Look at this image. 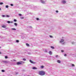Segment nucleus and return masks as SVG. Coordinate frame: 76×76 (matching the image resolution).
I'll return each instance as SVG.
<instances>
[{"label": "nucleus", "instance_id": "obj_1", "mask_svg": "<svg viewBox=\"0 0 76 76\" xmlns=\"http://www.w3.org/2000/svg\"><path fill=\"white\" fill-rule=\"evenodd\" d=\"M39 75L40 76H44L45 74V72L43 71H41L39 72Z\"/></svg>", "mask_w": 76, "mask_h": 76}, {"label": "nucleus", "instance_id": "obj_2", "mask_svg": "<svg viewBox=\"0 0 76 76\" xmlns=\"http://www.w3.org/2000/svg\"><path fill=\"white\" fill-rule=\"evenodd\" d=\"M23 63H24V62L20 61V62H18L17 63V65H19L20 64H23Z\"/></svg>", "mask_w": 76, "mask_h": 76}, {"label": "nucleus", "instance_id": "obj_3", "mask_svg": "<svg viewBox=\"0 0 76 76\" xmlns=\"http://www.w3.org/2000/svg\"><path fill=\"white\" fill-rule=\"evenodd\" d=\"M30 63H33V64H34V63H35V62H33V61H31V60H30Z\"/></svg>", "mask_w": 76, "mask_h": 76}, {"label": "nucleus", "instance_id": "obj_4", "mask_svg": "<svg viewBox=\"0 0 76 76\" xmlns=\"http://www.w3.org/2000/svg\"><path fill=\"white\" fill-rule=\"evenodd\" d=\"M64 42V40H63V39H61V41H60V42L62 43V42Z\"/></svg>", "mask_w": 76, "mask_h": 76}, {"label": "nucleus", "instance_id": "obj_5", "mask_svg": "<svg viewBox=\"0 0 76 76\" xmlns=\"http://www.w3.org/2000/svg\"><path fill=\"white\" fill-rule=\"evenodd\" d=\"M32 69H34V70H36V69H37V68H36V67H33L32 68Z\"/></svg>", "mask_w": 76, "mask_h": 76}, {"label": "nucleus", "instance_id": "obj_6", "mask_svg": "<svg viewBox=\"0 0 76 76\" xmlns=\"http://www.w3.org/2000/svg\"><path fill=\"white\" fill-rule=\"evenodd\" d=\"M7 23H13V22L12 21L11 22H10V21H8L7 22Z\"/></svg>", "mask_w": 76, "mask_h": 76}, {"label": "nucleus", "instance_id": "obj_7", "mask_svg": "<svg viewBox=\"0 0 76 76\" xmlns=\"http://www.w3.org/2000/svg\"><path fill=\"white\" fill-rule=\"evenodd\" d=\"M62 3H64V4L66 3V1H64V0H63L62 1Z\"/></svg>", "mask_w": 76, "mask_h": 76}, {"label": "nucleus", "instance_id": "obj_8", "mask_svg": "<svg viewBox=\"0 0 76 76\" xmlns=\"http://www.w3.org/2000/svg\"><path fill=\"white\" fill-rule=\"evenodd\" d=\"M49 53L50 54V55H51L52 54V52H51V51H50L49 52Z\"/></svg>", "mask_w": 76, "mask_h": 76}, {"label": "nucleus", "instance_id": "obj_9", "mask_svg": "<svg viewBox=\"0 0 76 76\" xmlns=\"http://www.w3.org/2000/svg\"><path fill=\"white\" fill-rule=\"evenodd\" d=\"M41 1L42 3H45V2L42 0H41Z\"/></svg>", "mask_w": 76, "mask_h": 76}, {"label": "nucleus", "instance_id": "obj_10", "mask_svg": "<svg viewBox=\"0 0 76 76\" xmlns=\"http://www.w3.org/2000/svg\"><path fill=\"white\" fill-rule=\"evenodd\" d=\"M57 62L58 63H60L61 61H60V60H58L57 61Z\"/></svg>", "mask_w": 76, "mask_h": 76}, {"label": "nucleus", "instance_id": "obj_11", "mask_svg": "<svg viewBox=\"0 0 76 76\" xmlns=\"http://www.w3.org/2000/svg\"><path fill=\"white\" fill-rule=\"evenodd\" d=\"M2 27H3V28H6V26L4 25L2 26Z\"/></svg>", "mask_w": 76, "mask_h": 76}, {"label": "nucleus", "instance_id": "obj_12", "mask_svg": "<svg viewBox=\"0 0 76 76\" xmlns=\"http://www.w3.org/2000/svg\"><path fill=\"white\" fill-rule=\"evenodd\" d=\"M26 45L28 47H29V45L28 43H26Z\"/></svg>", "mask_w": 76, "mask_h": 76}, {"label": "nucleus", "instance_id": "obj_13", "mask_svg": "<svg viewBox=\"0 0 76 76\" xmlns=\"http://www.w3.org/2000/svg\"><path fill=\"white\" fill-rule=\"evenodd\" d=\"M51 48H52V49H54V47L53 46H51Z\"/></svg>", "mask_w": 76, "mask_h": 76}, {"label": "nucleus", "instance_id": "obj_14", "mask_svg": "<svg viewBox=\"0 0 76 76\" xmlns=\"http://www.w3.org/2000/svg\"><path fill=\"white\" fill-rule=\"evenodd\" d=\"M41 67L42 68V69H43L44 67V66H41Z\"/></svg>", "mask_w": 76, "mask_h": 76}, {"label": "nucleus", "instance_id": "obj_15", "mask_svg": "<svg viewBox=\"0 0 76 76\" xmlns=\"http://www.w3.org/2000/svg\"><path fill=\"white\" fill-rule=\"evenodd\" d=\"M14 25H15V26H17V25H18V24L16 23H14Z\"/></svg>", "mask_w": 76, "mask_h": 76}, {"label": "nucleus", "instance_id": "obj_16", "mask_svg": "<svg viewBox=\"0 0 76 76\" xmlns=\"http://www.w3.org/2000/svg\"><path fill=\"white\" fill-rule=\"evenodd\" d=\"M12 30H14V31H15V30H16V29H15V28H12Z\"/></svg>", "mask_w": 76, "mask_h": 76}, {"label": "nucleus", "instance_id": "obj_17", "mask_svg": "<svg viewBox=\"0 0 76 76\" xmlns=\"http://www.w3.org/2000/svg\"><path fill=\"white\" fill-rule=\"evenodd\" d=\"M6 8H8V7H9V6L6 5Z\"/></svg>", "mask_w": 76, "mask_h": 76}, {"label": "nucleus", "instance_id": "obj_18", "mask_svg": "<svg viewBox=\"0 0 76 76\" xmlns=\"http://www.w3.org/2000/svg\"><path fill=\"white\" fill-rule=\"evenodd\" d=\"M16 42H19V40H16Z\"/></svg>", "mask_w": 76, "mask_h": 76}, {"label": "nucleus", "instance_id": "obj_19", "mask_svg": "<svg viewBox=\"0 0 76 76\" xmlns=\"http://www.w3.org/2000/svg\"><path fill=\"white\" fill-rule=\"evenodd\" d=\"M23 60H24V61H26V58H24L23 59Z\"/></svg>", "mask_w": 76, "mask_h": 76}, {"label": "nucleus", "instance_id": "obj_20", "mask_svg": "<svg viewBox=\"0 0 76 76\" xmlns=\"http://www.w3.org/2000/svg\"><path fill=\"white\" fill-rule=\"evenodd\" d=\"M3 4V2H0V5Z\"/></svg>", "mask_w": 76, "mask_h": 76}, {"label": "nucleus", "instance_id": "obj_21", "mask_svg": "<svg viewBox=\"0 0 76 76\" xmlns=\"http://www.w3.org/2000/svg\"><path fill=\"white\" fill-rule=\"evenodd\" d=\"M2 72H5V71H4V70H2Z\"/></svg>", "mask_w": 76, "mask_h": 76}, {"label": "nucleus", "instance_id": "obj_22", "mask_svg": "<svg viewBox=\"0 0 76 76\" xmlns=\"http://www.w3.org/2000/svg\"><path fill=\"white\" fill-rule=\"evenodd\" d=\"M19 15L20 16H22V14H19Z\"/></svg>", "mask_w": 76, "mask_h": 76}, {"label": "nucleus", "instance_id": "obj_23", "mask_svg": "<svg viewBox=\"0 0 76 76\" xmlns=\"http://www.w3.org/2000/svg\"><path fill=\"white\" fill-rule=\"evenodd\" d=\"M14 22H17V20H16L15 19L14 20Z\"/></svg>", "mask_w": 76, "mask_h": 76}, {"label": "nucleus", "instance_id": "obj_24", "mask_svg": "<svg viewBox=\"0 0 76 76\" xmlns=\"http://www.w3.org/2000/svg\"><path fill=\"white\" fill-rule=\"evenodd\" d=\"M36 19L37 20H39V18H36Z\"/></svg>", "mask_w": 76, "mask_h": 76}, {"label": "nucleus", "instance_id": "obj_25", "mask_svg": "<svg viewBox=\"0 0 76 76\" xmlns=\"http://www.w3.org/2000/svg\"><path fill=\"white\" fill-rule=\"evenodd\" d=\"M6 16L7 18H9V15H7Z\"/></svg>", "mask_w": 76, "mask_h": 76}, {"label": "nucleus", "instance_id": "obj_26", "mask_svg": "<svg viewBox=\"0 0 76 76\" xmlns=\"http://www.w3.org/2000/svg\"><path fill=\"white\" fill-rule=\"evenodd\" d=\"M72 66H75V65H74V64H72Z\"/></svg>", "mask_w": 76, "mask_h": 76}, {"label": "nucleus", "instance_id": "obj_27", "mask_svg": "<svg viewBox=\"0 0 76 76\" xmlns=\"http://www.w3.org/2000/svg\"><path fill=\"white\" fill-rule=\"evenodd\" d=\"M50 38H52V37H53V36L50 35Z\"/></svg>", "mask_w": 76, "mask_h": 76}, {"label": "nucleus", "instance_id": "obj_28", "mask_svg": "<svg viewBox=\"0 0 76 76\" xmlns=\"http://www.w3.org/2000/svg\"><path fill=\"white\" fill-rule=\"evenodd\" d=\"M11 6H13V4H11Z\"/></svg>", "mask_w": 76, "mask_h": 76}, {"label": "nucleus", "instance_id": "obj_29", "mask_svg": "<svg viewBox=\"0 0 76 76\" xmlns=\"http://www.w3.org/2000/svg\"><path fill=\"white\" fill-rule=\"evenodd\" d=\"M2 17H5V15H2Z\"/></svg>", "mask_w": 76, "mask_h": 76}, {"label": "nucleus", "instance_id": "obj_30", "mask_svg": "<svg viewBox=\"0 0 76 76\" xmlns=\"http://www.w3.org/2000/svg\"><path fill=\"white\" fill-rule=\"evenodd\" d=\"M5 58H7V56H5Z\"/></svg>", "mask_w": 76, "mask_h": 76}, {"label": "nucleus", "instance_id": "obj_31", "mask_svg": "<svg viewBox=\"0 0 76 76\" xmlns=\"http://www.w3.org/2000/svg\"><path fill=\"white\" fill-rule=\"evenodd\" d=\"M64 56H67V55L66 54H65L64 55Z\"/></svg>", "mask_w": 76, "mask_h": 76}, {"label": "nucleus", "instance_id": "obj_32", "mask_svg": "<svg viewBox=\"0 0 76 76\" xmlns=\"http://www.w3.org/2000/svg\"><path fill=\"white\" fill-rule=\"evenodd\" d=\"M64 51L63 50H61V52H62V53H63Z\"/></svg>", "mask_w": 76, "mask_h": 76}, {"label": "nucleus", "instance_id": "obj_33", "mask_svg": "<svg viewBox=\"0 0 76 76\" xmlns=\"http://www.w3.org/2000/svg\"><path fill=\"white\" fill-rule=\"evenodd\" d=\"M56 13H58V11H56Z\"/></svg>", "mask_w": 76, "mask_h": 76}, {"label": "nucleus", "instance_id": "obj_34", "mask_svg": "<svg viewBox=\"0 0 76 76\" xmlns=\"http://www.w3.org/2000/svg\"><path fill=\"white\" fill-rule=\"evenodd\" d=\"M21 19H23V17H21Z\"/></svg>", "mask_w": 76, "mask_h": 76}, {"label": "nucleus", "instance_id": "obj_35", "mask_svg": "<svg viewBox=\"0 0 76 76\" xmlns=\"http://www.w3.org/2000/svg\"><path fill=\"white\" fill-rule=\"evenodd\" d=\"M58 55H56V57H58Z\"/></svg>", "mask_w": 76, "mask_h": 76}, {"label": "nucleus", "instance_id": "obj_36", "mask_svg": "<svg viewBox=\"0 0 76 76\" xmlns=\"http://www.w3.org/2000/svg\"><path fill=\"white\" fill-rule=\"evenodd\" d=\"M64 44V42L63 43V44Z\"/></svg>", "mask_w": 76, "mask_h": 76}, {"label": "nucleus", "instance_id": "obj_37", "mask_svg": "<svg viewBox=\"0 0 76 76\" xmlns=\"http://www.w3.org/2000/svg\"><path fill=\"white\" fill-rule=\"evenodd\" d=\"M1 10V8H0V10Z\"/></svg>", "mask_w": 76, "mask_h": 76}, {"label": "nucleus", "instance_id": "obj_38", "mask_svg": "<svg viewBox=\"0 0 76 76\" xmlns=\"http://www.w3.org/2000/svg\"><path fill=\"white\" fill-rule=\"evenodd\" d=\"M0 54H1V52H0Z\"/></svg>", "mask_w": 76, "mask_h": 76}, {"label": "nucleus", "instance_id": "obj_39", "mask_svg": "<svg viewBox=\"0 0 76 76\" xmlns=\"http://www.w3.org/2000/svg\"><path fill=\"white\" fill-rule=\"evenodd\" d=\"M0 48H1V47H0Z\"/></svg>", "mask_w": 76, "mask_h": 76}]
</instances>
